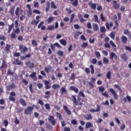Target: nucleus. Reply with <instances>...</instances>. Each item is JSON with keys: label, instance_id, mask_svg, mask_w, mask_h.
<instances>
[{"label": "nucleus", "instance_id": "nucleus-9", "mask_svg": "<svg viewBox=\"0 0 131 131\" xmlns=\"http://www.w3.org/2000/svg\"><path fill=\"white\" fill-rule=\"evenodd\" d=\"M25 65L27 67H28V68H34V63L30 61L25 62Z\"/></svg>", "mask_w": 131, "mask_h": 131}, {"label": "nucleus", "instance_id": "nucleus-61", "mask_svg": "<svg viewBox=\"0 0 131 131\" xmlns=\"http://www.w3.org/2000/svg\"><path fill=\"white\" fill-rule=\"evenodd\" d=\"M45 24V22H43V21H41L39 25H38L37 27L38 28V29H39V28H40L41 27L42 25H43Z\"/></svg>", "mask_w": 131, "mask_h": 131}, {"label": "nucleus", "instance_id": "nucleus-60", "mask_svg": "<svg viewBox=\"0 0 131 131\" xmlns=\"http://www.w3.org/2000/svg\"><path fill=\"white\" fill-rule=\"evenodd\" d=\"M100 19L102 21V22H104L105 19L103 13H101L100 14Z\"/></svg>", "mask_w": 131, "mask_h": 131}, {"label": "nucleus", "instance_id": "nucleus-18", "mask_svg": "<svg viewBox=\"0 0 131 131\" xmlns=\"http://www.w3.org/2000/svg\"><path fill=\"white\" fill-rule=\"evenodd\" d=\"M63 109L65 110L66 112H67L68 115H71V111L68 109L67 106L63 105Z\"/></svg>", "mask_w": 131, "mask_h": 131}, {"label": "nucleus", "instance_id": "nucleus-4", "mask_svg": "<svg viewBox=\"0 0 131 131\" xmlns=\"http://www.w3.org/2000/svg\"><path fill=\"white\" fill-rule=\"evenodd\" d=\"M48 119L49 122L51 123L52 125H56V123H57V120L55 119L54 116H49Z\"/></svg>", "mask_w": 131, "mask_h": 131}, {"label": "nucleus", "instance_id": "nucleus-44", "mask_svg": "<svg viewBox=\"0 0 131 131\" xmlns=\"http://www.w3.org/2000/svg\"><path fill=\"white\" fill-rule=\"evenodd\" d=\"M19 11H20V8L17 7L15 11V14L16 16H19Z\"/></svg>", "mask_w": 131, "mask_h": 131}, {"label": "nucleus", "instance_id": "nucleus-41", "mask_svg": "<svg viewBox=\"0 0 131 131\" xmlns=\"http://www.w3.org/2000/svg\"><path fill=\"white\" fill-rule=\"evenodd\" d=\"M103 62L104 63V64H108L109 63V59L107 58V57H103Z\"/></svg>", "mask_w": 131, "mask_h": 131}, {"label": "nucleus", "instance_id": "nucleus-26", "mask_svg": "<svg viewBox=\"0 0 131 131\" xmlns=\"http://www.w3.org/2000/svg\"><path fill=\"white\" fill-rule=\"evenodd\" d=\"M15 11V6H12L10 8L9 13H10L11 16H13L14 15V12Z\"/></svg>", "mask_w": 131, "mask_h": 131}, {"label": "nucleus", "instance_id": "nucleus-6", "mask_svg": "<svg viewBox=\"0 0 131 131\" xmlns=\"http://www.w3.org/2000/svg\"><path fill=\"white\" fill-rule=\"evenodd\" d=\"M19 50L20 51L21 54H25V53L28 52V48H27L26 46L23 47V45H19Z\"/></svg>", "mask_w": 131, "mask_h": 131}, {"label": "nucleus", "instance_id": "nucleus-43", "mask_svg": "<svg viewBox=\"0 0 131 131\" xmlns=\"http://www.w3.org/2000/svg\"><path fill=\"white\" fill-rule=\"evenodd\" d=\"M106 31H107V30H106V28H105V27H101L100 28V32L102 33H104Z\"/></svg>", "mask_w": 131, "mask_h": 131}, {"label": "nucleus", "instance_id": "nucleus-64", "mask_svg": "<svg viewBox=\"0 0 131 131\" xmlns=\"http://www.w3.org/2000/svg\"><path fill=\"white\" fill-rule=\"evenodd\" d=\"M103 55H104V56H108V52H107V51L106 50H103L102 52Z\"/></svg>", "mask_w": 131, "mask_h": 131}, {"label": "nucleus", "instance_id": "nucleus-16", "mask_svg": "<svg viewBox=\"0 0 131 131\" xmlns=\"http://www.w3.org/2000/svg\"><path fill=\"white\" fill-rule=\"evenodd\" d=\"M70 89L71 91H73L75 93H76V94H77V93L79 92L78 88H76L74 86H71Z\"/></svg>", "mask_w": 131, "mask_h": 131}, {"label": "nucleus", "instance_id": "nucleus-47", "mask_svg": "<svg viewBox=\"0 0 131 131\" xmlns=\"http://www.w3.org/2000/svg\"><path fill=\"white\" fill-rule=\"evenodd\" d=\"M94 18L95 22H97V23H99V22H100V21H99V18L98 17V15H94Z\"/></svg>", "mask_w": 131, "mask_h": 131}, {"label": "nucleus", "instance_id": "nucleus-28", "mask_svg": "<svg viewBox=\"0 0 131 131\" xmlns=\"http://www.w3.org/2000/svg\"><path fill=\"white\" fill-rule=\"evenodd\" d=\"M90 112H99L100 111V106L97 105V108L96 110L95 109H91L90 110Z\"/></svg>", "mask_w": 131, "mask_h": 131}, {"label": "nucleus", "instance_id": "nucleus-29", "mask_svg": "<svg viewBox=\"0 0 131 131\" xmlns=\"http://www.w3.org/2000/svg\"><path fill=\"white\" fill-rule=\"evenodd\" d=\"M85 127L87 129L90 128V127H93V124H92L91 122H88L85 124Z\"/></svg>", "mask_w": 131, "mask_h": 131}, {"label": "nucleus", "instance_id": "nucleus-23", "mask_svg": "<svg viewBox=\"0 0 131 131\" xmlns=\"http://www.w3.org/2000/svg\"><path fill=\"white\" fill-rule=\"evenodd\" d=\"M16 88V85L14 83H12L11 84L7 86V89L8 91H10V90H12V89H15Z\"/></svg>", "mask_w": 131, "mask_h": 131}, {"label": "nucleus", "instance_id": "nucleus-12", "mask_svg": "<svg viewBox=\"0 0 131 131\" xmlns=\"http://www.w3.org/2000/svg\"><path fill=\"white\" fill-rule=\"evenodd\" d=\"M121 40L122 43L126 45V43H127V37H126L125 36H122L121 38Z\"/></svg>", "mask_w": 131, "mask_h": 131}, {"label": "nucleus", "instance_id": "nucleus-17", "mask_svg": "<svg viewBox=\"0 0 131 131\" xmlns=\"http://www.w3.org/2000/svg\"><path fill=\"white\" fill-rule=\"evenodd\" d=\"M70 2H72V5L73 7H77L78 6V0H70Z\"/></svg>", "mask_w": 131, "mask_h": 131}, {"label": "nucleus", "instance_id": "nucleus-56", "mask_svg": "<svg viewBox=\"0 0 131 131\" xmlns=\"http://www.w3.org/2000/svg\"><path fill=\"white\" fill-rule=\"evenodd\" d=\"M70 79L71 80H74V79H75V74L74 73L72 74V75L70 77Z\"/></svg>", "mask_w": 131, "mask_h": 131}, {"label": "nucleus", "instance_id": "nucleus-58", "mask_svg": "<svg viewBox=\"0 0 131 131\" xmlns=\"http://www.w3.org/2000/svg\"><path fill=\"white\" fill-rule=\"evenodd\" d=\"M28 17H30V16H32V11L31 10H29L27 12Z\"/></svg>", "mask_w": 131, "mask_h": 131}, {"label": "nucleus", "instance_id": "nucleus-42", "mask_svg": "<svg viewBox=\"0 0 131 131\" xmlns=\"http://www.w3.org/2000/svg\"><path fill=\"white\" fill-rule=\"evenodd\" d=\"M110 36L112 39H114L115 38V32L111 33Z\"/></svg>", "mask_w": 131, "mask_h": 131}, {"label": "nucleus", "instance_id": "nucleus-52", "mask_svg": "<svg viewBox=\"0 0 131 131\" xmlns=\"http://www.w3.org/2000/svg\"><path fill=\"white\" fill-rule=\"evenodd\" d=\"M101 95L104 97H106V98H109V95H108L107 91H105L104 93H101Z\"/></svg>", "mask_w": 131, "mask_h": 131}, {"label": "nucleus", "instance_id": "nucleus-30", "mask_svg": "<svg viewBox=\"0 0 131 131\" xmlns=\"http://www.w3.org/2000/svg\"><path fill=\"white\" fill-rule=\"evenodd\" d=\"M14 28V23H12L11 25L9 26L8 31V33H10L11 31H12V29Z\"/></svg>", "mask_w": 131, "mask_h": 131}, {"label": "nucleus", "instance_id": "nucleus-21", "mask_svg": "<svg viewBox=\"0 0 131 131\" xmlns=\"http://www.w3.org/2000/svg\"><path fill=\"white\" fill-rule=\"evenodd\" d=\"M84 118L86 120H90V119H93V116H92V114H87L86 115H84Z\"/></svg>", "mask_w": 131, "mask_h": 131}, {"label": "nucleus", "instance_id": "nucleus-1", "mask_svg": "<svg viewBox=\"0 0 131 131\" xmlns=\"http://www.w3.org/2000/svg\"><path fill=\"white\" fill-rule=\"evenodd\" d=\"M72 97L73 98V104H75L76 106H78V105H79L80 106H82V105H83V103L80 102L81 99L79 98V97L78 96L77 99H76V97H75V96L74 95H72Z\"/></svg>", "mask_w": 131, "mask_h": 131}, {"label": "nucleus", "instance_id": "nucleus-57", "mask_svg": "<svg viewBox=\"0 0 131 131\" xmlns=\"http://www.w3.org/2000/svg\"><path fill=\"white\" fill-rule=\"evenodd\" d=\"M32 45L36 47V46H37V42L35 39H33L32 40Z\"/></svg>", "mask_w": 131, "mask_h": 131}, {"label": "nucleus", "instance_id": "nucleus-13", "mask_svg": "<svg viewBox=\"0 0 131 131\" xmlns=\"http://www.w3.org/2000/svg\"><path fill=\"white\" fill-rule=\"evenodd\" d=\"M120 58H122V60L124 61V62H126V61H127V56L125 53L121 54Z\"/></svg>", "mask_w": 131, "mask_h": 131}, {"label": "nucleus", "instance_id": "nucleus-35", "mask_svg": "<svg viewBox=\"0 0 131 131\" xmlns=\"http://www.w3.org/2000/svg\"><path fill=\"white\" fill-rule=\"evenodd\" d=\"M56 116L59 120H63V118H62V115H60V113L56 112Z\"/></svg>", "mask_w": 131, "mask_h": 131}, {"label": "nucleus", "instance_id": "nucleus-51", "mask_svg": "<svg viewBox=\"0 0 131 131\" xmlns=\"http://www.w3.org/2000/svg\"><path fill=\"white\" fill-rule=\"evenodd\" d=\"M106 78L110 79L111 78V72L108 71L106 74Z\"/></svg>", "mask_w": 131, "mask_h": 131}, {"label": "nucleus", "instance_id": "nucleus-24", "mask_svg": "<svg viewBox=\"0 0 131 131\" xmlns=\"http://www.w3.org/2000/svg\"><path fill=\"white\" fill-rule=\"evenodd\" d=\"M19 102L23 106H26V105H27V103L25 102V100L23 99V98H20Z\"/></svg>", "mask_w": 131, "mask_h": 131}, {"label": "nucleus", "instance_id": "nucleus-54", "mask_svg": "<svg viewBox=\"0 0 131 131\" xmlns=\"http://www.w3.org/2000/svg\"><path fill=\"white\" fill-rule=\"evenodd\" d=\"M95 55L96 58H100V57H101V54H100V52L99 51H96L95 52Z\"/></svg>", "mask_w": 131, "mask_h": 131}, {"label": "nucleus", "instance_id": "nucleus-8", "mask_svg": "<svg viewBox=\"0 0 131 131\" xmlns=\"http://www.w3.org/2000/svg\"><path fill=\"white\" fill-rule=\"evenodd\" d=\"M113 6L114 9L116 10H118L120 7V4L117 3V1H113Z\"/></svg>", "mask_w": 131, "mask_h": 131}, {"label": "nucleus", "instance_id": "nucleus-53", "mask_svg": "<svg viewBox=\"0 0 131 131\" xmlns=\"http://www.w3.org/2000/svg\"><path fill=\"white\" fill-rule=\"evenodd\" d=\"M9 101H11V102H15V101H16V99L14 96H9Z\"/></svg>", "mask_w": 131, "mask_h": 131}, {"label": "nucleus", "instance_id": "nucleus-11", "mask_svg": "<svg viewBox=\"0 0 131 131\" xmlns=\"http://www.w3.org/2000/svg\"><path fill=\"white\" fill-rule=\"evenodd\" d=\"M123 101L124 102V103H126L127 102H131L130 96L127 95L126 97H124L123 98Z\"/></svg>", "mask_w": 131, "mask_h": 131}, {"label": "nucleus", "instance_id": "nucleus-63", "mask_svg": "<svg viewBox=\"0 0 131 131\" xmlns=\"http://www.w3.org/2000/svg\"><path fill=\"white\" fill-rule=\"evenodd\" d=\"M130 32L128 29H125L124 31V34H125L126 35H127L129 34Z\"/></svg>", "mask_w": 131, "mask_h": 131}, {"label": "nucleus", "instance_id": "nucleus-48", "mask_svg": "<svg viewBox=\"0 0 131 131\" xmlns=\"http://www.w3.org/2000/svg\"><path fill=\"white\" fill-rule=\"evenodd\" d=\"M115 89H117V90H119L120 92H122V90H121V88H120V86L118 85V84H115L114 85Z\"/></svg>", "mask_w": 131, "mask_h": 131}, {"label": "nucleus", "instance_id": "nucleus-15", "mask_svg": "<svg viewBox=\"0 0 131 131\" xmlns=\"http://www.w3.org/2000/svg\"><path fill=\"white\" fill-rule=\"evenodd\" d=\"M7 67V62L5 61L4 59L3 60L2 66L0 67V70L4 69V68H6Z\"/></svg>", "mask_w": 131, "mask_h": 131}, {"label": "nucleus", "instance_id": "nucleus-19", "mask_svg": "<svg viewBox=\"0 0 131 131\" xmlns=\"http://www.w3.org/2000/svg\"><path fill=\"white\" fill-rule=\"evenodd\" d=\"M81 34H82V32L77 31L76 33H75L74 35V38H75V39H77L78 37L79 36V35H81Z\"/></svg>", "mask_w": 131, "mask_h": 131}, {"label": "nucleus", "instance_id": "nucleus-55", "mask_svg": "<svg viewBox=\"0 0 131 131\" xmlns=\"http://www.w3.org/2000/svg\"><path fill=\"white\" fill-rule=\"evenodd\" d=\"M14 57H20L21 56V54L19 52H14L13 53Z\"/></svg>", "mask_w": 131, "mask_h": 131}, {"label": "nucleus", "instance_id": "nucleus-59", "mask_svg": "<svg viewBox=\"0 0 131 131\" xmlns=\"http://www.w3.org/2000/svg\"><path fill=\"white\" fill-rule=\"evenodd\" d=\"M78 95L79 97H82V98H84L85 97V95L83 94V92L80 91L78 93Z\"/></svg>", "mask_w": 131, "mask_h": 131}, {"label": "nucleus", "instance_id": "nucleus-2", "mask_svg": "<svg viewBox=\"0 0 131 131\" xmlns=\"http://www.w3.org/2000/svg\"><path fill=\"white\" fill-rule=\"evenodd\" d=\"M110 59L112 63H116V61H117V55L114 52H111L110 53Z\"/></svg>", "mask_w": 131, "mask_h": 131}, {"label": "nucleus", "instance_id": "nucleus-20", "mask_svg": "<svg viewBox=\"0 0 131 131\" xmlns=\"http://www.w3.org/2000/svg\"><path fill=\"white\" fill-rule=\"evenodd\" d=\"M93 28L94 31H98L99 30V25L97 24H93Z\"/></svg>", "mask_w": 131, "mask_h": 131}, {"label": "nucleus", "instance_id": "nucleus-3", "mask_svg": "<svg viewBox=\"0 0 131 131\" xmlns=\"http://www.w3.org/2000/svg\"><path fill=\"white\" fill-rule=\"evenodd\" d=\"M14 25L16 29H13V31L16 34H19L20 33V29L19 28V23L18 20H16L14 22Z\"/></svg>", "mask_w": 131, "mask_h": 131}, {"label": "nucleus", "instance_id": "nucleus-45", "mask_svg": "<svg viewBox=\"0 0 131 131\" xmlns=\"http://www.w3.org/2000/svg\"><path fill=\"white\" fill-rule=\"evenodd\" d=\"M10 49H11V45L9 44L6 45L5 47V51L6 52H9V50H10Z\"/></svg>", "mask_w": 131, "mask_h": 131}, {"label": "nucleus", "instance_id": "nucleus-14", "mask_svg": "<svg viewBox=\"0 0 131 131\" xmlns=\"http://www.w3.org/2000/svg\"><path fill=\"white\" fill-rule=\"evenodd\" d=\"M88 5L89 6H90L91 9H92L93 10H96V8H97V5L95 3L92 4V2H91L88 4Z\"/></svg>", "mask_w": 131, "mask_h": 131}, {"label": "nucleus", "instance_id": "nucleus-31", "mask_svg": "<svg viewBox=\"0 0 131 131\" xmlns=\"http://www.w3.org/2000/svg\"><path fill=\"white\" fill-rule=\"evenodd\" d=\"M47 7L46 8L45 11L48 13L49 12V10H50V7L51 6V4H50V2H47Z\"/></svg>", "mask_w": 131, "mask_h": 131}, {"label": "nucleus", "instance_id": "nucleus-62", "mask_svg": "<svg viewBox=\"0 0 131 131\" xmlns=\"http://www.w3.org/2000/svg\"><path fill=\"white\" fill-rule=\"evenodd\" d=\"M45 108L47 109V110H50L51 109V107H50V104L46 103L45 104Z\"/></svg>", "mask_w": 131, "mask_h": 131}, {"label": "nucleus", "instance_id": "nucleus-10", "mask_svg": "<svg viewBox=\"0 0 131 131\" xmlns=\"http://www.w3.org/2000/svg\"><path fill=\"white\" fill-rule=\"evenodd\" d=\"M30 77L33 78L34 81H36L37 80V77H36V73L35 72H33L32 74L30 75Z\"/></svg>", "mask_w": 131, "mask_h": 131}, {"label": "nucleus", "instance_id": "nucleus-22", "mask_svg": "<svg viewBox=\"0 0 131 131\" xmlns=\"http://www.w3.org/2000/svg\"><path fill=\"white\" fill-rule=\"evenodd\" d=\"M105 26H106L107 29H108V30H109L110 29V27H112L113 26V23L110 22V24L108 23H106Z\"/></svg>", "mask_w": 131, "mask_h": 131}, {"label": "nucleus", "instance_id": "nucleus-40", "mask_svg": "<svg viewBox=\"0 0 131 131\" xmlns=\"http://www.w3.org/2000/svg\"><path fill=\"white\" fill-rule=\"evenodd\" d=\"M15 63L16 65H23V62H22V61H20L18 59H15Z\"/></svg>", "mask_w": 131, "mask_h": 131}, {"label": "nucleus", "instance_id": "nucleus-38", "mask_svg": "<svg viewBox=\"0 0 131 131\" xmlns=\"http://www.w3.org/2000/svg\"><path fill=\"white\" fill-rule=\"evenodd\" d=\"M66 92H67V91H66V88H65L64 87H62L60 89V92L61 95H63V94L66 93Z\"/></svg>", "mask_w": 131, "mask_h": 131}, {"label": "nucleus", "instance_id": "nucleus-36", "mask_svg": "<svg viewBox=\"0 0 131 131\" xmlns=\"http://www.w3.org/2000/svg\"><path fill=\"white\" fill-rule=\"evenodd\" d=\"M60 88V85L58 84H54L52 85V89L53 90H56V89H59Z\"/></svg>", "mask_w": 131, "mask_h": 131}, {"label": "nucleus", "instance_id": "nucleus-39", "mask_svg": "<svg viewBox=\"0 0 131 131\" xmlns=\"http://www.w3.org/2000/svg\"><path fill=\"white\" fill-rule=\"evenodd\" d=\"M89 67L90 69H91V74H94V73H95V69H94V66L93 64H91Z\"/></svg>", "mask_w": 131, "mask_h": 131}, {"label": "nucleus", "instance_id": "nucleus-46", "mask_svg": "<svg viewBox=\"0 0 131 131\" xmlns=\"http://www.w3.org/2000/svg\"><path fill=\"white\" fill-rule=\"evenodd\" d=\"M3 123L4 126H5L6 128H7V126H8V125H9V121H8L7 120H5L3 121Z\"/></svg>", "mask_w": 131, "mask_h": 131}, {"label": "nucleus", "instance_id": "nucleus-34", "mask_svg": "<svg viewBox=\"0 0 131 131\" xmlns=\"http://www.w3.org/2000/svg\"><path fill=\"white\" fill-rule=\"evenodd\" d=\"M89 46V44L88 43V42H83L82 44L81 45V48H82L83 49H85V48H86V47H88Z\"/></svg>", "mask_w": 131, "mask_h": 131}, {"label": "nucleus", "instance_id": "nucleus-25", "mask_svg": "<svg viewBox=\"0 0 131 131\" xmlns=\"http://www.w3.org/2000/svg\"><path fill=\"white\" fill-rule=\"evenodd\" d=\"M59 42H60L61 45H62V46H66V45H67V42L66 41V40L62 39H60L59 40Z\"/></svg>", "mask_w": 131, "mask_h": 131}, {"label": "nucleus", "instance_id": "nucleus-33", "mask_svg": "<svg viewBox=\"0 0 131 131\" xmlns=\"http://www.w3.org/2000/svg\"><path fill=\"white\" fill-rule=\"evenodd\" d=\"M53 21H54V17L53 16H50L47 19L48 23H52Z\"/></svg>", "mask_w": 131, "mask_h": 131}, {"label": "nucleus", "instance_id": "nucleus-50", "mask_svg": "<svg viewBox=\"0 0 131 131\" xmlns=\"http://www.w3.org/2000/svg\"><path fill=\"white\" fill-rule=\"evenodd\" d=\"M57 54L60 57H63L64 54L63 53V51H59L57 52Z\"/></svg>", "mask_w": 131, "mask_h": 131}, {"label": "nucleus", "instance_id": "nucleus-49", "mask_svg": "<svg viewBox=\"0 0 131 131\" xmlns=\"http://www.w3.org/2000/svg\"><path fill=\"white\" fill-rule=\"evenodd\" d=\"M98 90L99 92H100L101 93H103V92L105 91V88H104V86H101L98 87Z\"/></svg>", "mask_w": 131, "mask_h": 131}, {"label": "nucleus", "instance_id": "nucleus-27", "mask_svg": "<svg viewBox=\"0 0 131 131\" xmlns=\"http://www.w3.org/2000/svg\"><path fill=\"white\" fill-rule=\"evenodd\" d=\"M38 23H39V20H35V19H34L31 21V25H35V26H36Z\"/></svg>", "mask_w": 131, "mask_h": 131}, {"label": "nucleus", "instance_id": "nucleus-5", "mask_svg": "<svg viewBox=\"0 0 131 131\" xmlns=\"http://www.w3.org/2000/svg\"><path fill=\"white\" fill-rule=\"evenodd\" d=\"M32 111H33V107L29 106L25 110L24 113L26 115H29L32 113Z\"/></svg>", "mask_w": 131, "mask_h": 131}, {"label": "nucleus", "instance_id": "nucleus-37", "mask_svg": "<svg viewBox=\"0 0 131 131\" xmlns=\"http://www.w3.org/2000/svg\"><path fill=\"white\" fill-rule=\"evenodd\" d=\"M51 7L52 9H57V6L55 5V3L53 1L51 2Z\"/></svg>", "mask_w": 131, "mask_h": 131}, {"label": "nucleus", "instance_id": "nucleus-7", "mask_svg": "<svg viewBox=\"0 0 131 131\" xmlns=\"http://www.w3.org/2000/svg\"><path fill=\"white\" fill-rule=\"evenodd\" d=\"M108 91L110 93H111V94H112V95L114 96V99H115V100H117V99H118V95H117V93H116V92H115V91L113 89L110 88L108 90Z\"/></svg>", "mask_w": 131, "mask_h": 131}, {"label": "nucleus", "instance_id": "nucleus-32", "mask_svg": "<svg viewBox=\"0 0 131 131\" xmlns=\"http://www.w3.org/2000/svg\"><path fill=\"white\" fill-rule=\"evenodd\" d=\"M50 91H47L46 92H45V95H46L47 96H45L44 98L45 99H49L50 98Z\"/></svg>", "mask_w": 131, "mask_h": 131}]
</instances>
